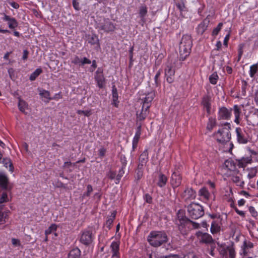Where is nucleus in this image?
Segmentation results:
<instances>
[{"instance_id": "1", "label": "nucleus", "mask_w": 258, "mask_h": 258, "mask_svg": "<svg viewBox=\"0 0 258 258\" xmlns=\"http://www.w3.org/2000/svg\"><path fill=\"white\" fill-rule=\"evenodd\" d=\"M147 240L154 247H158L168 241L166 233L163 231H152L149 234Z\"/></svg>"}, {"instance_id": "2", "label": "nucleus", "mask_w": 258, "mask_h": 258, "mask_svg": "<svg viewBox=\"0 0 258 258\" xmlns=\"http://www.w3.org/2000/svg\"><path fill=\"white\" fill-rule=\"evenodd\" d=\"M192 45L191 36L189 35H184L179 45L180 60L183 61L189 55Z\"/></svg>"}, {"instance_id": "3", "label": "nucleus", "mask_w": 258, "mask_h": 258, "mask_svg": "<svg viewBox=\"0 0 258 258\" xmlns=\"http://www.w3.org/2000/svg\"><path fill=\"white\" fill-rule=\"evenodd\" d=\"M230 125V123H226L225 127L220 128L215 134V138L218 142L223 144L230 141L231 139Z\"/></svg>"}, {"instance_id": "4", "label": "nucleus", "mask_w": 258, "mask_h": 258, "mask_svg": "<svg viewBox=\"0 0 258 258\" xmlns=\"http://www.w3.org/2000/svg\"><path fill=\"white\" fill-rule=\"evenodd\" d=\"M189 216L194 219H197L204 214L203 207L199 204L191 203L187 207Z\"/></svg>"}, {"instance_id": "5", "label": "nucleus", "mask_w": 258, "mask_h": 258, "mask_svg": "<svg viewBox=\"0 0 258 258\" xmlns=\"http://www.w3.org/2000/svg\"><path fill=\"white\" fill-rule=\"evenodd\" d=\"M93 238L94 236L92 233V228L88 227L82 231L80 241L83 244L87 245L92 242Z\"/></svg>"}, {"instance_id": "6", "label": "nucleus", "mask_w": 258, "mask_h": 258, "mask_svg": "<svg viewBox=\"0 0 258 258\" xmlns=\"http://www.w3.org/2000/svg\"><path fill=\"white\" fill-rule=\"evenodd\" d=\"M97 28L99 30H102L105 32H109L114 31L115 27L109 19H104L103 22L98 24Z\"/></svg>"}, {"instance_id": "7", "label": "nucleus", "mask_w": 258, "mask_h": 258, "mask_svg": "<svg viewBox=\"0 0 258 258\" xmlns=\"http://www.w3.org/2000/svg\"><path fill=\"white\" fill-rule=\"evenodd\" d=\"M232 181L238 186L243 187L244 185V181L242 179V175L239 171H237L230 174Z\"/></svg>"}, {"instance_id": "8", "label": "nucleus", "mask_w": 258, "mask_h": 258, "mask_svg": "<svg viewBox=\"0 0 258 258\" xmlns=\"http://www.w3.org/2000/svg\"><path fill=\"white\" fill-rule=\"evenodd\" d=\"M236 133L238 143L240 144H246L247 143L249 136L245 131L240 128H236Z\"/></svg>"}, {"instance_id": "9", "label": "nucleus", "mask_w": 258, "mask_h": 258, "mask_svg": "<svg viewBox=\"0 0 258 258\" xmlns=\"http://www.w3.org/2000/svg\"><path fill=\"white\" fill-rule=\"evenodd\" d=\"M175 70L171 64H167L165 69V77L166 81L171 83L174 79Z\"/></svg>"}, {"instance_id": "10", "label": "nucleus", "mask_w": 258, "mask_h": 258, "mask_svg": "<svg viewBox=\"0 0 258 258\" xmlns=\"http://www.w3.org/2000/svg\"><path fill=\"white\" fill-rule=\"evenodd\" d=\"M196 235L200 242L211 243L213 242L211 235L207 233L198 231L196 232Z\"/></svg>"}, {"instance_id": "11", "label": "nucleus", "mask_w": 258, "mask_h": 258, "mask_svg": "<svg viewBox=\"0 0 258 258\" xmlns=\"http://www.w3.org/2000/svg\"><path fill=\"white\" fill-rule=\"evenodd\" d=\"M232 110L227 109L225 107L219 108L218 111V118L219 119H229L231 116Z\"/></svg>"}, {"instance_id": "12", "label": "nucleus", "mask_w": 258, "mask_h": 258, "mask_svg": "<svg viewBox=\"0 0 258 258\" xmlns=\"http://www.w3.org/2000/svg\"><path fill=\"white\" fill-rule=\"evenodd\" d=\"M181 176L178 173L174 172L170 178V182L173 188L178 187L181 183Z\"/></svg>"}, {"instance_id": "13", "label": "nucleus", "mask_w": 258, "mask_h": 258, "mask_svg": "<svg viewBox=\"0 0 258 258\" xmlns=\"http://www.w3.org/2000/svg\"><path fill=\"white\" fill-rule=\"evenodd\" d=\"M95 79L97 82V85L100 88H103L105 85V78L103 72L100 69H98L96 72Z\"/></svg>"}, {"instance_id": "14", "label": "nucleus", "mask_w": 258, "mask_h": 258, "mask_svg": "<svg viewBox=\"0 0 258 258\" xmlns=\"http://www.w3.org/2000/svg\"><path fill=\"white\" fill-rule=\"evenodd\" d=\"M155 97V93L150 92L146 95L143 99V108L149 109L151 106V103Z\"/></svg>"}, {"instance_id": "15", "label": "nucleus", "mask_w": 258, "mask_h": 258, "mask_svg": "<svg viewBox=\"0 0 258 258\" xmlns=\"http://www.w3.org/2000/svg\"><path fill=\"white\" fill-rule=\"evenodd\" d=\"M3 20L8 22V26L10 29H14L17 27L18 23L15 18L11 17L5 14H3Z\"/></svg>"}, {"instance_id": "16", "label": "nucleus", "mask_w": 258, "mask_h": 258, "mask_svg": "<svg viewBox=\"0 0 258 258\" xmlns=\"http://www.w3.org/2000/svg\"><path fill=\"white\" fill-rule=\"evenodd\" d=\"M232 111H233L235 119L234 122L237 124H239L240 120L241 118V109L237 105H234L232 108H231Z\"/></svg>"}, {"instance_id": "17", "label": "nucleus", "mask_w": 258, "mask_h": 258, "mask_svg": "<svg viewBox=\"0 0 258 258\" xmlns=\"http://www.w3.org/2000/svg\"><path fill=\"white\" fill-rule=\"evenodd\" d=\"M110 247L112 253V258H119V242L112 241L111 243Z\"/></svg>"}, {"instance_id": "18", "label": "nucleus", "mask_w": 258, "mask_h": 258, "mask_svg": "<svg viewBox=\"0 0 258 258\" xmlns=\"http://www.w3.org/2000/svg\"><path fill=\"white\" fill-rule=\"evenodd\" d=\"M210 20L208 18L203 20L197 27L198 33L201 35L203 34L207 29Z\"/></svg>"}, {"instance_id": "19", "label": "nucleus", "mask_w": 258, "mask_h": 258, "mask_svg": "<svg viewBox=\"0 0 258 258\" xmlns=\"http://www.w3.org/2000/svg\"><path fill=\"white\" fill-rule=\"evenodd\" d=\"M141 124H139L137 131L135 135V136L133 139L132 144H133V148L134 150L137 146L139 140L140 139L141 135Z\"/></svg>"}, {"instance_id": "20", "label": "nucleus", "mask_w": 258, "mask_h": 258, "mask_svg": "<svg viewBox=\"0 0 258 258\" xmlns=\"http://www.w3.org/2000/svg\"><path fill=\"white\" fill-rule=\"evenodd\" d=\"M211 98L210 96L206 95L202 99V104L206 109L207 112L209 113L211 110Z\"/></svg>"}, {"instance_id": "21", "label": "nucleus", "mask_w": 258, "mask_h": 258, "mask_svg": "<svg viewBox=\"0 0 258 258\" xmlns=\"http://www.w3.org/2000/svg\"><path fill=\"white\" fill-rule=\"evenodd\" d=\"M167 180L168 178L165 175L160 173L158 177L157 184L160 187H163L166 184Z\"/></svg>"}, {"instance_id": "22", "label": "nucleus", "mask_w": 258, "mask_h": 258, "mask_svg": "<svg viewBox=\"0 0 258 258\" xmlns=\"http://www.w3.org/2000/svg\"><path fill=\"white\" fill-rule=\"evenodd\" d=\"M185 200L194 199L196 197V192L192 188H186L183 194Z\"/></svg>"}, {"instance_id": "23", "label": "nucleus", "mask_w": 258, "mask_h": 258, "mask_svg": "<svg viewBox=\"0 0 258 258\" xmlns=\"http://www.w3.org/2000/svg\"><path fill=\"white\" fill-rule=\"evenodd\" d=\"M251 158L250 157H243L241 159L237 161L238 166L240 168L245 167L248 164L251 162Z\"/></svg>"}, {"instance_id": "24", "label": "nucleus", "mask_w": 258, "mask_h": 258, "mask_svg": "<svg viewBox=\"0 0 258 258\" xmlns=\"http://www.w3.org/2000/svg\"><path fill=\"white\" fill-rule=\"evenodd\" d=\"M149 113V109L143 108V106H142V109L140 113H137V121H142L144 120Z\"/></svg>"}, {"instance_id": "25", "label": "nucleus", "mask_w": 258, "mask_h": 258, "mask_svg": "<svg viewBox=\"0 0 258 258\" xmlns=\"http://www.w3.org/2000/svg\"><path fill=\"white\" fill-rule=\"evenodd\" d=\"M222 253L224 254L225 253H228L229 258H235V251L234 248L232 246H227L226 248L221 250Z\"/></svg>"}, {"instance_id": "26", "label": "nucleus", "mask_w": 258, "mask_h": 258, "mask_svg": "<svg viewBox=\"0 0 258 258\" xmlns=\"http://www.w3.org/2000/svg\"><path fill=\"white\" fill-rule=\"evenodd\" d=\"M225 165L228 170L231 173L237 171L236 165L234 161L232 160H226L225 162Z\"/></svg>"}, {"instance_id": "27", "label": "nucleus", "mask_w": 258, "mask_h": 258, "mask_svg": "<svg viewBox=\"0 0 258 258\" xmlns=\"http://www.w3.org/2000/svg\"><path fill=\"white\" fill-rule=\"evenodd\" d=\"M199 194L201 198L206 201L209 200L210 196L209 191L206 187H203L200 189Z\"/></svg>"}, {"instance_id": "28", "label": "nucleus", "mask_w": 258, "mask_h": 258, "mask_svg": "<svg viewBox=\"0 0 258 258\" xmlns=\"http://www.w3.org/2000/svg\"><path fill=\"white\" fill-rule=\"evenodd\" d=\"M81 252V250L78 248H75L69 252L68 258H80Z\"/></svg>"}, {"instance_id": "29", "label": "nucleus", "mask_w": 258, "mask_h": 258, "mask_svg": "<svg viewBox=\"0 0 258 258\" xmlns=\"http://www.w3.org/2000/svg\"><path fill=\"white\" fill-rule=\"evenodd\" d=\"M220 230V226L219 223L216 221H213L211 223V226L210 228L211 232L213 234H215L219 232Z\"/></svg>"}, {"instance_id": "30", "label": "nucleus", "mask_w": 258, "mask_h": 258, "mask_svg": "<svg viewBox=\"0 0 258 258\" xmlns=\"http://www.w3.org/2000/svg\"><path fill=\"white\" fill-rule=\"evenodd\" d=\"M18 107L21 112L24 113L25 110L28 108V104L25 101L19 98Z\"/></svg>"}, {"instance_id": "31", "label": "nucleus", "mask_w": 258, "mask_h": 258, "mask_svg": "<svg viewBox=\"0 0 258 258\" xmlns=\"http://www.w3.org/2000/svg\"><path fill=\"white\" fill-rule=\"evenodd\" d=\"M88 43L91 45L96 44L99 47V39L98 37L96 35H92L89 36L88 39Z\"/></svg>"}, {"instance_id": "32", "label": "nucleus", "mask_w": 258, "mask_h": 258, "mask_svg": "<svg viewBox=\"0 0 258 258\" xmlns=\"http://www.w3.org/2000/svg\"><path fill=\"white\" fill-rule=\"evenodd\" d=\"M10 213V211L9 210H7L6 211H4L3 212H2L1 211V215H0V224H3L6 223V219L9 217V213Z\"/></svg>"}, {"instance_id": "33", "label": "nucleus", "mask_w": 258, "mask_h": 258, "mask_svg": "<svg viewBox=\"0 0 258 258\" xmlns=\"http://www.w3.org/2000/svg\"><path fill=\"white\" fill-rule=\"evenodd\" d=\"M39 92V95L42 97L47 99V102L51 99L50 97V93L48 91L45 90L43 89H38Z\"/></svg>"}, {"instance_id": "34", "label": "nucleus", "mask_w": 258, "mask_h": 258, "mask_svg": "<svg viewBox=\"0 0 258 258\" xmlns=\"http://www.w3.org/2000/svg\"><path fill=\"white\" fill-rule=\"evenodd\" d=\"M258 71V62L250 67L249 74L251 78H253Z\"/></svg>"}, {"instance_id": "35", "label": "nucleus", "mask_w": 258, "mask_h": 258, "mask_svg": "<svg viewBox=\"0 0 258 258\" xmlns=\"http://www.w3.org/2000/svg\"><path fill=\"white\" fill-rule=\"evenodd\" d=\"M147 7L146 6H142L139 9V15L142 20L145 18L147 14Z\"/></svg>"}, {"instance_id": "36", "label": "nucleus", "mask_w": 258, "mask_h": 258, "mask_svg": "<svg viewBox=\"0 0 258 258\" xmlns=\"http://www.w3.org/2000/svg\"><path fill=\"white\" fill-rule=\"evenodd\" d=\"M247 171H248L247 177L249 179L255 177L257 173V169L255 167L248 169Z\"/></svg>"}, {"instance_id": "37", "label": "nucleus", "mask_w": 258, "mask_h": 258, "mask_svg": "<svg viewBox=\"0 0 258 258\" xmlns=\"http://www.w3.org/2000/svg\"><path fill=\"white\" fill-rule=\"evenodd\" d=\"M148 160V152L147 151H144L140 155L139 161L142 165L146 163Z\"/></svg>"}, {"instance_id": "38", "label": "nucleus", "mask_w": 258, "mask_h": 258, "mask_svg": "<svg viewBox=\"0 0 258 258\" xmlns=\"http://www.w3.org/2000/svg\"><path fill=\"white\" fill-rule=\"evenodd\" d=\"M42 73V70L40 68L37 69L30 76L29 79L31 81H34Z\"/></svg>"}, {"instance_id": "39", "label": "nucleus", "mask_w": 258, "mask_h": 258, "mask_svg": "<svg viewBox=\"0 0 258 258\" xmlns=\"http://www.w3.org/2000/svg\"><path fill=\"white\" fill-rule=\"evenodd\" d=\"M218 79L219 77L216 72L213 73L209 77L210 82L213 85L216 84Z\"/></svg>"}, {"instance_id": "40", "label": "nucleus", "mask_w": 258, "mask_h": 258, "mask_svg": "<svg viewBox=\"0 0 258 258\" xmlns=\"http://www.w3.org/2000/svg\"><path fill=\"white\" fill-rule=\"evenodd\" d=\"M77 112L78 114H83L85 116H90L92 114V111L91 109H88V110H78L77 111Z\"/></svg>"}, {"instance_id": "41", "label": "nucleus", "mask_w": 258, "mask_h": 258, "mask_svg": "<svg viewBox=\"0 0 258 258\" xmlns=\"http://www.w3.org/2000/svg\"><path fill=\"white\" fill-rule=\"evenodd\" d=\"M57 229V225L53 224L50 226V227L45 230V234L46 236L56 231Z\"/></svg>"}, {"instance_id": "42", "label": "nucleus", "mask_w": 258, "mask_h": 258, "mask_svg": "<svg viewBox=\"0 0 258 258\" xmlns=\"http://www.w3.org/2000/svg\"><path fill=\"white\" fill-rule=\"evenodd\" d=\"M216 125V120L214 118H209V122L207 124V128L212 130Z\"/></svg>"}, {"instance_id": "43", "label": "nucleus", "mask_w": 258, "mask_h": 258, "mask_svg": "<svg viewBox=\"0 0 258 258\" xmlns=\"http://www.w3.org/2000/svg\"><path fill=\"white\" fill-rule=\"evenodd\" d=\"M3 164H4V166L6 167H8V166H9L10 167V170H11V171H12V163L11 162V161L9 159H8V158H4L3 159V161L2 162H1Z\"/></svg>"}, {"instance_id": "44", "label": "nucleus", "mask_w": 258, "mask_h": 258, "mask_svg": "<svg viewBox=\"0 0 258 258\" xmlns=\"http://www.w3.org/2000/svg\"><path fill=\"white\" fill-rule=\"evenodd\" d=\"M115 217V213H112L110 217L106 221V225L108 228H110V226L112 224L113 220Z\"/></svg>"}, {"instance_id": "45", "label": "nucleus", "mask_w": 258, "mask_h": 258, "mask_svg": "<svg viewBox=\"0 0 258 258\" xmlns=\"http://www.w3.org/2000/svg\"><path fill=\"white\" fill-rule=\"evenodd\" d=\"M223 26V23H220L217 26L216 28H215L212 32V35L213 36H216L218 35L219 31L221 30L222 27Z\"/></svg>"}, {"instance_id": "46", "label": "nucleus", "mask_w": 258, "mask_h": 258, "mask_svg": "<svg viewBox=\"0 0 258 258\" xmlns=\"http://www.w3.org/2000/svg\"><path fill=\"white\" fill-rule=\"evenodd\" d=\"M249 252V249L248 248H247L244 245H242L241 246V250L240 251V255H243L244 256L246 255Z\"/></svg>"}, {"instance_id": "47", "label": "nucleus", "mask_w": 258, "mask_h": 258, "mask_svg": "<svg viewBox=\"0 0 258 258\" xmlns=\"http://www.w3.org/2000/svg\"><path fill=\"white\" fill-rule=\"evenodd\" d=\"M248 210H249V212H250L251 215L253 218H256L258 216V213L253 207H252V206L249 207Z\"/></svg>"}, {"instance_id": "48", "label": "nucleus", "mask_w": 258, "mask_h": 258, "mask_svg": "<svg viewBox=\"0 0 258 258\" xmlns=\"http://www.w3.org/2000/svg\"><path fill=\"white\" fill-rule=\"evenodd\" d=\"M93 191V188L92 186L91 185H88L87 186V192L84 193L82 197L83 198H84L85 197H89L90 196L91 193Z\"/></svg>"}, {"instance_id": "49", "label": "nucleus", "mask_w": 258, "mask_h": 258, "mask_svg": "<svg viewBox=\"0 0 258 258\" xmlns=\"http://www.w3.org/2000/svg\"><path fill=\"white\" fill-rule=\"evenodd\" d=\"M243 245H244L245 247H246L247 248H248L249 249L253 248V244L251 242L249 241H247L245 240L243 241Z\"/></svg>"}, {"instance_id": "50", "label": "nucleus", "mask_w": 258, "mask_h": 258, "mask_svg": "<svg viewBox=\"0 0 258 258\" xmlns=\"http://www.w3.org/2000/svg\"><path fill=\"white\" fill-rule=\"evenodd\" d=\"M8 201V195L6 192H3L0 198V204L5 203Z\"/></svg>"}, {"instance_id": "51", "label": "nucleus", "mask_w": 258, "mask_h": 258, "mask_svg": "<svg viewBox=\"0 0 258 258\" xmlns=\"http://www.w3.org/2000/svg\"><path fill=\"white\" fill-rule=\"evenodd\" d=\"M125 165H123L121 168L119 170L118 174L117 175V180L118 182H119L120 179L121 178V177L123 176V175L124 173V169L125 168Z\"/></svg>"}, {"instance_id": "52", "label": "nucleus", "mask_w": 258, "mask_h": 258, "mask_svg": "<svg viewBox=\"0 0 258 258\" xmlns=\"http://www.w3.org/2000/svg\"><path fill=\"white\" fill-rule=\"evenodd\" d=\"M112 99H118L117 91L114 86H113L112 87Z\"/></svg>"}, {"instance_id": "53", "label": "nucleus", "mask_w": 258, "mask_h": 258, "mask_svg": "<svg viewBox=\"0 0 258 258\" xmlns=\"http://www.w3.org/2000/svg\"><path fill=\"white\" fill-rule=\"evenodd\" d=\"M196 255L193 252H188L183 255V258H196Z\"/></svg>"}, {"instance_id": "54", "label": "nucleus", "mask_w": 258, "mask_h": 258, "mask_svg": "<svg viewBox=\"0 0 258 258\" xmlns=\"http://www.w3.org/2000/svg\"><path fill=\"white\" fill-rule=\"evenodd\" d=\"M72 63L75 64L81 65V59L78 56H75L72 60Z\"/></svg>"}, {"instance_id": "55", "label": "nucleus", "mask_w": 258, "mask_h": 258, "mask_svg": "<svg viewBox=\"0 0 258 258\" xmlns=\"http://www.w3.org/2000/svg\"><path fill=\"white\" fill-rule=\"evenodd\" d=\"M160 75H161V70H159L158 71V72L156 73V74L154 77L155 83L156 86H158V84H159V82H158V78H159Z\"/></svg>"}, {"instance_id": "56", "label": "nucleus", "mask_w": 258, "mask_h": 258, "mask_svg": "<svg viewBox=\"0 0 258 258\" xmlns=\"http://www.w3.org/2000/svg\"><path fill=\"white\" fill-rule=\"evenodd\" d=\"M91 63V60L86 57H84L83 59H81V65L82 66L85 64H90Z\"/></svg>"}, {"instance_id": "57", "label": "nucleus", "mask_w": 258, "mask_h": 258, "mask_svg": "<svg viewBox=\"0 0 258 258\" xmlns=\"http://www.w3.org/2000/svg\"><path fill=\"white\" fill-rule=\"evenodd\" d=\"M145 200L148 203H150L152 202V198L150 195L148 194H146L144 196Z\"/></svg>"}, {"instance_id": "58", "label": "nucleus", "mask_w": 258, "mask_h": 258, "mask_svg": "<svg viewBox=\"0 0 258 258\" xmlns=\"http://www.w3.org/2000/svg\"><path fill=\"white\" fill-rule=\"evenodd\" d=\"M229 38H230V33L229 32L225 37L224 38V41H223V44L224 45H225L226 46H227V43H228V41L229 39Z\"/></svg>"}, {"instance_id": "59", "label": "nucleus", "mask_w": 258, "mask_h": 258, "mask_svg": "<svg viewBox=\"0 0 258 258\" xmlns=\"http://www.w3.org/2000/svg\"><path fill=\"white\" fill-rule=\"evenodd\" d=\"M73 5L75 9L77 10H79L80 9L79 8V4L76 0H73Z\"/></svg>"}, {"instance_id": "60", "label": "nucleus", "mask_w": 258, "mask_h": 258, "mask_svg": "<svg viewBox=\"0 0 258 258\" xmlns=\"http://www.w3.org/2000/svg\"><path fill=\"white\" fill-rule=\"evenodd\" d=\"M106 153V150L104 148H101L99 150V154L101 157H103L105 155Z\"/></svg>"}, {"instance_id": "61", "label": "nucleus", "mask_w": 258, "mask_h": 258, "mask_svg": "<svg viewBox=\"0 0 258 258\" xmlns=\"http://www.w3.org/2000/svg\"><path fill=\"white\" fill-rule=\"evenodd\" d=\"M8 73L10 77L12 79L14 76V70L12 68H10L8 69Z\"/></svg>"}, {"instance_id": "62", "label": "nucleus", "mask_w": 258, "mask_h": 258, "mask_svg": "<svg viewBox=\"0 0 258 258\" xmlns=\"http://www.w3.org/2000/svg\"><path fill=\"white\" fill-rule=\"evenodd\" d=\"M12 244L14 245H20V240H18V239L12 238Z\"/></svg>"}, {"instance_id": "63", "label": "nucleus", "mask_w": 258, "mask_h": 258, "mask_svg": "<svg viewBox=\"0 0 258 258\" xmlns=\"http://www.w3.org/2000/svg\"><path fill=\"white\" fill-rule=\"evenodd\" d=\"M115 173L111 171H109L108 174V177L111 179H114L115 177Z\"/></svg>"}, {"instance_id": "64", "label": "nucleus", "mask_w": 258, "mask_h": 258, "mask_svg": "<svg viewBox=\"0 0 258 258\" xmlns=\"http://www.w3.org/2000/svg\"><path fill=\"white\" fill-rule=\"evenodd\" d=\"M254 101L257 105H258V90L255 92L254 96Z\"/></svg>"}]
</instances>
